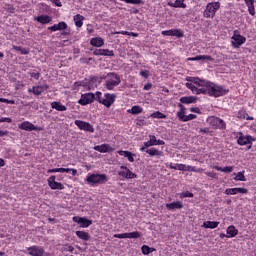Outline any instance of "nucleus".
<instances>
[{
	"label": "nucleus",
	"mask_w": 256,
	"mask_h": 256,
	"mask_svg": "<svg viewBox=\"0 0 256 256\" xmlns=\"http://www.w3.org/2000/svg\"><path fill=\"white\" fill-rule=\"evenodd\" d=\"M180 103H183L184 105H191V103H197V97H195V96L181 97Z\"/></svg>",
	"instance_id": "31"
},
{
	"label": "nucleus",
	"mask_w": 256,
	"mask_h": 256,
	"mask_svg": "<svg viewBox=\"0 0 256 256\" xmlns=\"http://www.w3.org/2000/svg\"><path fill=\"white\" fill-rule=\"evenodd\" d=\"M107 181H109L107 174H89L86 177V182L92 187H95V185H103L107 183Z\"/></svg>",
	"instance_id": "4"
},
{
	"label": "nucleus",
	"mask_w": 256,
	"mask_h": 256,
	"mask_svg": "<svg viewBox=\"0 0 256 256\" xmlns=\"http://www.w3.org/2000/svg\"><path fill=\"white\" fill-rule=\"evenodd\" d=\"M149 139V141L144 142V146L140 148V151H145L148 147H153L155 145H165V141L157 140V137H155V135H150Z\"/></svg>",
	"instance_id": "13"
},
{
	"label": "nucleus",
	"mask_w": 256,
	"mask_h": 256,
	"mask_svg": "<svg viewBox=\"0 0 256 256\" xmlns=\"http://www.w3.org/2000/svg\"><path fill=\"white\" fill-rule=\"evenodd\" d=\"M96 101L100 103V105H104L107 109H109L115 101H117V95L111 93H103L97 91L96 92Z\"/></svg>",
	"instance_id": "2"
},
{
	"label": "nucleus",
	"mask_w": 256,
	"mask_h": 256,
	"mask_svg": "<svg viewBox=\"0 0 256 256\" xmlns=\"http://www.w3.org/2000/svg\"><path fill=\"white\" fill-rule=\"evenodd\" d=\"M180 199H185L187 197H193V193L186 191L179 194Z\"/></svg>",
	"instance_id": "50"
},
{
	"label": "nucleus",
	"mask_w": 256,
	"mask_h": 256,
	"mask_svg": "<svg viewBox=\"0 0 256 256\" xmlns=\"http://www.w3.org/2000/svg\"><path fill=\"white\" fill-rule=\"evenodd\" d=\"M13 120L11 118L2 117L0 118V123H11Z\"/></svg>",
	"instance_id": "59"
},
{
	"label": "nucleus",
	"mask_w": 256,
	"mask_h": 256,
	"mask_svg": "<svg viewBox=\"0 0 256 256\" xmlns=\"http://www.w3.org/2000/svg\"><path fill=\"white\" fill-rule=\"evenodd\" d=\"M68 25L67 22L61 21L58 24H54L53 26L48 27L49 31H65L67 29Z\"/></svg>",
	"instance_id": "23"
},
{
	"label": "nucleus",
	"mask_w": 256,
	"mask_h": 256,
	"mask_svg": "<svg viewBox=\"0 0 256 256\" xmlns=\"http://www.w3.org/2000/svg\"><path fill=\"white\" fill-rule=\"evenodd\" d=\"M34 20L41 23V25H49L53 21V18L49 15H40L34 18Z\"/></svg>",
	"instance_id": "24"
},
{
	"label": "nucleus",
	"mask_w": 256,
	"mask_h": 256,
	"mask_svg": "<svg viewBox=\"0 0 256 256\" xmlns=\"http://www.w3.org/2000/svg\"><path fill=\"white\" fill-rule=\"evenodd\" d=\"M74 124L77 125V127H78V129H80V131H87L88 133H95V128L89 122H85L83 120H75Z\"/></svg>",
	"instance_id": "11"
},
{
	"label": "nucleus",
	"mask_w": 256,
	"mask_h": 256,
	"mask_svg": "<svg viewBox=\"0 0 256 256\" xmlns=\"http://www.w3.org/2000/svg\"><path fill=\"white\" fill-rule=\"evenodd\" d=\"M47 173H71L73 177L77 175V169L75 168H52L48 169Z\"/></svg>",
	"instance_id": "18"
},
{
	"label": "nucleus",
	"mask_w": 256,
	"mask_h": 256,
	"mask_svg": "<svg viewBox=\"0 0 256 256\" xmlns=\"http://www.w3.org/2000/svg\"><path fill=\"white\" fill-rule=\"evenodd\" d=\"M43 89H49V86L48 85L34 86L28 89V93H33V95H41L43 93Z\"/></svg>",
	"instance_id": "27"
},
{
	"label": "nucleus",
	"mask_w": 256,
	"mask_h": 256,
	"mask_svg": "<svg viewBox=\"0 0 256 256\" xmlns=\"http://www.w3.org/2000/svg\"><path fill=\"white\" fill-rule=\"evenodd\" d=\"M118 175L122 179H137V174L133 173L127 166H120Z\"/></svg>",
	"instance_id": "10"
},
{
	"label": "nucleus",
	"mask_w": 256,
	"mask_h": 256,
	"mask_svg": "<svg viewBox=\"0 0 256 256\" xmlns=\"http://www.w3.org/2000/svg\"><path fill=\"white\" fill-rule=\"evenodd\" d=\"M141 251H142L143 255H149V253H153V251H155V248H151L147 245H143L141 247Z\"/></svg>",
	"instance_id": "45"
},
{
	"label": "nucleus",
	"mask_w": 256,
	"mask_h": 256,
	"mask_svg": "<svg viewBox=\"0 0 256 256\" xmlns=\"http://www.w3.org/2000/svg\"><path fill=\"white\" fill-rule=\"evenodd\" d=\"M187 61H199V55L195 57H189L187 58Z\"/></svg>",
	"instance_id": "64"
},
{
	"label": "nucleus",
	"mask_w": 256,
	"mask_h": 256,
	"mask_svg": "<svg viewBox=\"0 0 256 256\" xmlns=\"http://www.w3.org/2000/svg\"><path fill=\"white\" fill-rule=\"evenodd\" d=\"M237 118L238 119H246V121H253V116H249L247 111L245 110H239L237 113Z\"/></svg>",
	"instance_id": "34"
},
{
	"label": "nucleus",
	"mask_w": 256,
	"mask_h": 256,
	"mask_svg": "<svg viewBox=\"0 0 256 256\" xmlns=\"http://www.w3.org/2000/svg\"><path fill=\"white\" fill-rule=\"evenodd\" d=\"M162 35L164 37H178L180 39L184 34L181 29H170L162 31Z\"/></svg>",
	"instance_id": "19"
},
{
	"label": "nucleus",
	"mask_w": 256,
	"mask_h": 256,
	"mask_svg": "<svg viewBox=\"0 0 256 256\" xmlns=\"http://www.w3.org/2000/svg\"><path fill=\"white\" fill-rule=\"evenodd\" d=\"M169 7H174L175 9H187V4H185V0H175V2H169Z\"/></svg>",
	"instance_id": "28"
},
{
	"label": "nucleus",
	"mask_w": 256,
	"mask_h": 256,
	"mask_svg": "<svg viewBox=\"0 0 256 256\" xmlns=\"http://www.w3.org/2000/svg\"><path fill=\"white\" fill-rule=\"evenodd\" d=\"M193 119H197V115H195V114L186 115L184 123H187V121H193Z\"/></svg>",
	"instance_id": "52"
},
{
	"label": "nucleus",
	"mask_w": 256,
	"mask_h": 256,
	"mask_svg": "<svg viewBox=\"0 0 256 256\" xmlns=\"http://www.w3.org/2000/svg\"><path fill=\"white\" fill-rule=\"evenodd\" d=\"M115 35H131V32L129 31H120V32H115Z\"/></svg>",
	"instance_id": "61"
},
{
	"label": "nucleus",
	"mask_w": 256,
	"mask_h": 256,
	"mask_svg": "<svg viewBox=\"0 0 256 256\" xmlns=\"http://www.w3.org/2000/svg\"><path fill=\"white\" fill-rule=\"evenodd\" d=\"M218 9H221L220 2H210L206 5V9L204 11V17L206 19H213L215 17Z\"/></svg>",
	"instance_id": "6"
},
{
	"label": "nucleus",
	"mask_w": 256,
	"mask_h": 256,
	"mask_svg": "<svg viewBox=\"0 0 256 256\" xmlns=\"http://www.w3.org/2000/svg\"><path fill=\"white\" fill-rule=\"evenodd\" d=\"M113 237L114 239H139L141 237V232L135 231L122 234H114Z\"/></svg>",
	"instance_id": "15"
},
{
	"label": "nucleus",
	"mask_w": 256,
	"mask_h": 256,
	"mask_svg": "<svg viewBox=\"0 0 256 256\" xmlns=\"http://www.w3.org/2000/svg\"><path fill=\"white\" fill-rule=\"evenodd\" d=\"M255 141V138L251 135H244L243 133H239L237 143L238 145H249L248 149H251V145Z\"/></svg>",
	"instance_id": "12"
},
{
	"label": "nucleus",
	"mask_w": 256,
	"mask_h": 256,
	"mask_svg": "<svg viewBox=\"0 0 256 256\" xmlns=\"http://www.w3.org/2000/svg\"><path fill=\"white\" fill-rule=\"evenodd\" d=\"M95 81H97V78L92 77L89 81L82 83V85H83V87H85V85H87L88 89L91 90V89H93V83H95Z\"/></svg>",
	"instance_id": "46"
},
{
	"label": "nucleus",
	"mask_w": 256,
	"mask_h": 256,
	"mask_svg": "<svg viewBox=\"0 0 256 256\" xmlns=\"http://www.w3.org/2000/svg\"><path fill=\"white\" fill-rule=\"evenodd\" d=\"M90 45H92V47H103L105 45V40L99 36L94 37L90 39Z\"/></svg>",
	"instance_id": "30"
},
{
	"label": "nucleus",
	"mask_w": 256,
	"mask_h": 256,
	"mask_svg": "<svg viewBox=\"0 0 256 256\" xmlns=\"http://www.w3.org/2000/svg\"><path fill=\"white\" fill-rule=\"evenodd\" d=\"M234 181H247V178H245V171L236 173Z\"/></svg>",
	"instance_id": "42"
},
{
	"label": "nucleus",
	"mask_w": 256,
	"mask_h": 256,
	"mask_svg": "<svg viewBox=\"0 0 256 256\" xmlns=\"http://www.w3.org/2000/svg\"><path fill=\"white\" fill-rule=\"evenodd\" d=\"M182 171H189L190 173H203L205 170L203 168L182 164Z\"/></svg>",
	"instance_id": "26"
},
{
	"label": "nucleus",
	"mask_w": 256,
	"mask_h": 256,
	"mask_svg": "<svg viewBox=\"0 0 256 256\" xmlns=\"http://www.w3.org/2000/svg\"><path fill=\"white\" fill-rule=\"evenodd\" d=\"M53 5L56 7H63V4L61 3V0H50Z\"/></svg>",
	"instance_id": "58"
},
{
	"label": "nucleus",
	"mask_w": 256,
	"mask_h": 256,
	"mask_svg": "<svg viewBox=\"0 0 256 256\" xmlns=\"http://www.w3.org/2000/svg\"><path fill=\"white\" fill-rule=\"evenodd\" d=\"M118 85H121V76L115 72L108 73L105 77L104 83V87L107 89V91H113V89L118 87Z\"/></svg>",
	"instance_id": "3"
},
{
	"label": "nucleus",
	"mask_w": 256,
	"mask_h": 256,
	"mask_svg": "<svg viewBox=\"0 0 256 256\" xmlns=\"http://www.w3.org/2000/svg\"><path fill=\"white\" fill-rule=\"evenodd\" d=\"M224 193L225 195H237L239 193L242 195H247L249 190L247 188H227Z\"/></svg>",
	"instance_id": "20"
},
{
	"label": "nucleus",
	"mask_w": 256,
	"mask_h": 256,
	"mask_svg": "<svg viewBox=\"0 0 256 256\" xmlns=\"http://www.w3.org/2000/svg\"><path fill=\"white\" fill-rule=\"evenodd\" d=\"M51 107H52V109H56V111H66L67 110V107L65 105L61 104V102H52Z\"/></svg>",
	"instance_id": "40"
},
{
	"label": "nucleus",
	"mask_w": 256,
	"mask_h": 256,
	"mask_svg": "<svg viewBox=\"0 0 256 256\" xmlns=\"http://www.w3.org/2000/svg\"><path fill=\"white\" fill-rule=\"evenodd\" d=\"M76 236L82 241H89V239H91V236L88 234V232L85 231H76Z\"/></svg>",
	"instance_id": "38"
},
{
	"label": "nucleus",
	"mask_w": 256,
	"mask_h": 256,
	"mask_svg": "<svg viewBox=\"0 0 256 256\" xmlns=\"http://www.w3.org/2000/svg\"><path fill=\"white\" fill-rule=\"evenodd\" d=\"M124 1V3H130L131 5H141L143 3V0H120Z\"/></svg>",
	"instance_id": "49"
},
{
	"label": "nucleus",
	"mask_w": 256,
	"mask_h": 256,
	"mask_svg": "<svg viewBox=\"0 0 256 256\" xmlns=\"http://www.w3.org/2000/svg\"><path fill=\"white\" fill-rule=\"evenodd\" d=\"M150 117L152 119H167V115L159 111L153 112L152 114H150Z\"/></svg>",
	"instance_id": "41"
},
{
	"label": "nucleus",
	"mask_w": 256,
	"mask_h": 256,
	"mask_svg": "<svg viewBox=\"0 0 256 256\" xmlns=\"http://www.w3.org/2000/svg\"><path fill=\"white\" fill-rule=\"evenodd\" d=\"M178 107L180 111L176 113V116L178 117L179 121L185 123V119L187 117V115H185L187 113V108H185L183 104H179Z\"/></svg>",
	"instance_id": "25"
},
{
	"label": "nucleus",
	"mask_w": 256,
	"mask_h": 256,
	"mask_svg": "<svg viewBox=\"0 0 256 256\" xmlns=\"http://www.w3.org/2000/svg\"><path fill=\"white\" fill-rule=\"evenodd\" d=\"M226 233L228 235V239H231V238L237 237V235H239V230H237V228H235V226L231 225V226L227 227Z\"/></svg>",
	"instance_id": "32"
},
{
	"label": "nucleus",
	"mask_w": 256,
	"mask_h": 256,
	"mask_svg": "<svg viewBox=\"0 0 256 256\" xmlns=\"http://www.w3.org/2000/svg\"><path fill=\"white\" fill-rule=\"evenodd\" d=\"M152 87H153V84L148 83V84L144 85V91H149Z\"/></svg>",
	"instance_id": "63"
},
{
	"label": "nucleus",
	"mask_w": 256,
	"mask_h": 256,
	"mask_svg": "<svg viewBox=\"0 0 256 256\" xmlns=\"http://www.w3.org/2000/svg\"><path fill=\"white\" fill-rule=\"evenodd\" d=\"M207 123L210 127H213V129H227V124L219 117L210 116L207 118Z\"/></svg>",
	"instance_id": "7"
},
{
	"label": "nucleus",
	"mask_w": 256,
	"mask_h": 256,
	"mask_svg": "<svg viewBox=\"0 0 256 256\" xmlns=\"http://www.w3.org/2000/svg\"><path fill=\"white\" fill-rule=\"evenodd\" d=\"M73 21L75 23V26L78 27V29H81V27H83V21H85V17L81 14H76L73 17Z\"/></svg>",
	"instance_id": "33"
},
{
	"label": "nucleus",
	"mask_w": 256,
	"mask_h": 256,
	"mask_svg": "<svg viewBox=\"0 0 256 256\" xmlns=\"http://www.w3.org/2000/svg\"><path fill=\"white\" fill-rule=\"evenodd\" d=\"M146 153L150 155V157H155L161 155V152L157 150L156 148H150L146 150Z\"/></svg>",
	"instance_id": "43"
},
{
	"label": "nucleus",
	"mask_w": 256,
	"mask_h": 256,
	"mask_svg": "<svg viewBox=\"0 0 256 256\" xmlns=\"http://www.w3.org/2000/svg\"><path fill=\"white\" fill-rule=\"evenodd\" d=\"M135 154H133L132 152L128 153V156H126V158L128 159V161L130 163H135Z\"/></svg>",
	"instance_id": "55"
},
{
	"label": "nucleus",
	"mask_w": 256,
	"mask_h": 256,
	"mask_svg": "<svg viewBox=\"0 0 256 256\" xmlns=\"http://www.w3.org/2000/svg\"><path fill=\"white\" fill-rule=\"evenodd\" d=\"M18 128L22 131H43V127L41 126H34L33 123L29 121H24L18 124Z\"/></svg>",
	"instance_id": "14"
},
{
	"label": "nucleus",
	"mask_w": 256,
	"mask_h": 256,
	"mask_svg": "<svg viewBox=\"0 0 256 256\" xmlns=\"http://www.w3.org/2000/svg\"><path fill=\"white\" fill-rule=\"evenodd\" d=\"M93 55L103 56V57H115V52H113V50H109V49H96L93 52Z\"/></svg>",
	"instance_id": "22"
},
{
	"label": "nucleus",
	"mask_w": 256,
	"mask_h": 256,
	"mask_svg": "<svg viewBox=\"0 0 256 256\" xmlns=\"http://www.w3.org/2000/svg\"><path fill=\"white\" fill-rule=\"evenodd\" d=\"M28 255L31 256H43L45 254V248L42 246H31L27 248Z\"/></svg>",
	"instance_id": "17"
},
{
	"label": "nucleus",
	"mask_w": 256,
	"mask_h": 256,
	"mask_svg": "<svg viewBox=\"0 0 256 256\" xmlns=\"http://www.w3.org/2000/svg\"><path fill=\"white\" fill-rule=\"evenodd\" d=\"M65 251H69V253H73L75 251V248L71 245L66 246Z\"/></svg>",
	"instance_id": "62"
},
{
	"label": "nucleus",
	"mask_w": 256,
	"mask_h": 256,
	"mask_svg": "<svg viewBox=\"0 0 256 256\" xmlns=\"http://www.w3.org/2000/svg\"><path fill=\"white\" fill-rule=\"evenodd\" d=\"M63 179H64L63 175H58V176L52 175L47 179L48 186L53 191L57 189L59 191H62V189H65V186L63 185V183L57 182V181H63Z\"/></svg>",
	"instance_id": "5"
},
{
	"label": "nucleus",
	"mask_w": 256,
	"mask_h": 256,
	"mask_svg": "<svg viewBox=\"0 0 256 256\" xmlns=\"http://www.w3.org/2000/svg\"><path fill=\"white\" fill-rule=\"evenodd\" d=\"M72 221H74V223H78V225H80V227L83 229H87V227L93 225V221L85 217L74 216Z\"/></svg>",
	"instance_id": "16"
},
{
	"label": "nucleus",
	"mask_w": 256,
	"mask_h": 256,
	"mask_svg": "<svg viewBox=\"0 0 256 256\" xmlns=\"http://www.w3.org/2000/svg\"><path fill=\"white\" fill-rule=\"evenodd\" d=\"M93 101H97V93H86L82 94L81 98L79 99L78 103L79 105H91Z\"/></svg>",
	"instance_id": "9"
},
{
	"label": "nucleus",
	"mask_w": 256,
	"mask_h": 256,
	"mask_svg": "<svg viewBox=\"0 0 256 256\" xmlns=\"http://www.w3.org/2000/svg\"><path fill=\"white\" fill-rule=\"evenodd\" d=\"M30 77H32L33 79H36V81H38V79L41 77V73H39V72H30Z\"/></svg>",
	"instance_id": "54"
},
{
	"label": "nucleus",
	"mask_w": 256,
	"mask_h": 256,
	"mask_svg": "<svg viewBox=\"0 0 256 256\" xmlns=\"http://www.w3.org/2000/svg\"><path fill=\"white\" fill-rule=\"evenodd\" d=\"M13 49L15 51H19L21 55H29V49L23 48L22 46H13Z\"/></svg>",
	"instance_id": "44"
},
{
	"label": "nucleus",
	"mask_w": 256,
	"mask_h": 256,
	"mask_svg": "<svg viewBox=\"0 0 256 256\" xmlns=\"http://www.w3.org/2000/svg\"><path fill=\"white\" fill-rule=\"evenodd\" d=\"M205 175H207V177H210L211 179H217V172H214V171L205 172Z\"/></svg>",
	"instance_id": "53"
},
{
	"label": "nucleus",
	"mask_w": 256,
	"mask_h": 256,
	"mask_svg": "<svg viewBox=\"0 0 256 256\" xmlns=\"http://www.w3.org/2000/svg\"><path fill=\"white\" fill-rule=\"evenodd\" d=\"M187 89H190L194 95H209L210 97H223L229 93V89L217 85L210 81L194 78L193 83H186Z\"/></svg>",
	"instance_id": "1"
},
{
	"label": "nucleus",
	"mask_w": 256,
	"mask_h": 256,
	"mask_svg": "<svg viewBox=\"0 0 256 256\" xmlns=\"http://www.w3.org/2000/svg\"><path fill=\"white\" fill-rule=\"evenodd\" d=\"M199 61H210L213 63L215 58H213L211 55H199Z\"/></svg>",
	"instance_id": "47"
},
{
	"label": "nucleus",
	"mask_w": 256,
	"mask_h": 256,
	"mask_svg": "<svg viewBox=\"0 0 256 256\" xmlns=\"http://www.w3.org/2000/svg\"><path fill=\"white\" fill-rule=\"evenodd\" d=\"M141 77L147 79L149 77V70H143L140 72Z\"/></svg>",
	"instance_id": "60"
},
{
	"label": "nucleus",
	"mask_w": 256,
	"mask_h": 256,
	"mask_svg": "<svg viewBox=\"0 0 256 256\" xmlns=\"http://www.w3.org/2000/svg\"><path fill=\"white\" fill-rule=\"evenodd\" d=\"M0 103H7L8 105H15V100H9L7 98H0Z\"/></svg>",
	"instance_id": "51"
},
{
	"label": "nucleus",
	"mask_w": 256,
	"mask_h": 256,
	"mask_svg": "<svg viewBox=\"0 0 256 256\" xmlns=\"http://www.w3.org/2000/svg\"><path fill=\"white\" fill-rule=\"evenodd\" d=\"M94 151H98V153H113L115 149H113L109 144H102L94 146Z\"/></svg>",
	"instance_id": "21"
},
{
	"label": "nucleus",
	"mask_w": 256,
	"mask_h": 256,
	"mask_svg": "<svg viewBox=\"0 0 256 256\" xmlns=\"http://www.w3.org/2000/svg\"><path fill=\"white\" fill-rule=\"evenodd\" d=\"M168 167L170 169H174L175 171H182L183 170V164H173V163H170L168 165Z\"/></svg>",
	"instance_id": "48"
},
{
	"label": "nucleus",
	"mask_w": 256,
	"mask_h": 256,
	"mask_svg": "<svg viewBox=\"0 0 256 256\" xmlns=\"http://www.w3.org/2000/svg\"><path fill=\"white\" fill-rule=\"evenodd\" d=\"M204 229H217L219 227V222L217 221H205L202 225Z\"/></svg>",
	"instance_id": "36"
},
{
	"label": "nucleus",
	"mask_w": 256,
	"mask_h": 256,
	"mask_svg": "<svg viewBox=\"0 0 256 256\" xmlns=\"http://www.w3.org/2000/svg\"><path fill=\"white\" fill-rule=\"evenodd\" d=\"M245 5L248 7V13L252 16L255 15V0H244Z\"/></svg>",
	"instance_id": "35"
},
{
	"label": "nucleus",
	"mask_w": 256,
	"mask_h": 256,
	"mask_svg": "<svg viewBox=\"0 0 256 256\" xmlns=\"http://www.w3.org/2000/svg\"><path fill=\"white\" fill-rule=\"evenodd\" d=\"M127 113H131V115H140V113H143V107L139 105L132 106L131 109L127 110Z\"/></svg>",
	"instance_id": "37"
},
{
	"label": "nucleus",
	"mask_w": 256,
	"mask_h": 256,
	"mask_svg": "<svg viewBox=\"0 0 256 256\" xmlns=\"http://www.w3.org/2000/svg\"><path fill=\"white\" fill-rule=\"evenodd\" d=\"M166 208L168 211H175V209H183V202L181 201H175L172 203L166 204Z\"/></svg>",
	"instance_id": "29"
},
{
	"label": "nucleus",
	"mask_w": 256,
	"mask_h": 256,
	"mask_svg": "<svg viewBox=\"0 0 256 256\" xmlns=\"http://www.w3.org/2000/svg\"><path fill=\"white\" fill-rule=\"evenodd\" d=\"M246 41L247 38L239 34V30H234L231 43L235 49H239V47H241V45H243Z\"/></svg>",
	"instance_id": "8"
},
{
	"label": "nucleus",
	"mask_w": 256,
	"mask_h": 256,
	"mask_svg": "<svg viewBox=\"0 0 256 256\" xmlns=\"http://www.w3.org/2000/svg\"><path fill=\"white\" fill-rule=\"evenodd\" d=\"M191 113H197L198 115H201V109L199 107H192L190 108Z\"/></svg>",
	"instance_id": "57"
},
{
	"label": "nucleus",
	"mask_w": 256,
	"mask_h": 256,
	"mask_svg": "<svg viewBox=\"0 0 256 256\" xmlns=\"http://www.w3.org/2000/svg\"><path fill=\"white\" fill-rule=\"evenodd\" d=\"M212 169H215L216 171H221V173H233V166H212Z\"/></svg>",
	"instance_id": "39"
},
{
	"label": "nucleus",
	"mask_w": 256,
	"mask_h": 256,
	"mask_svg": "<svg viewBox=\"0 0 256 256\" xmlns=\"http://www.w3.org/2000/svg\"><path fill=\"white\" fill-rule=\"evenodd\" d=\"M118 155H120L121 157H127L130 153V151H125V150H119L117 151Z\"/></svg>",
	"instance_id": "56"
}]
</instances>
